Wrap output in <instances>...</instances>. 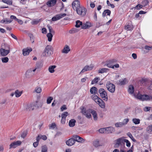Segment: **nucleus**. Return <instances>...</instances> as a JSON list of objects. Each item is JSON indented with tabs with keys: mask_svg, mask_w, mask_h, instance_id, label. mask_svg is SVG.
I'll return each mask as SVG.
<instances>
[{
	"mask_svg": "<svg viewBox=\"0 0 152 152\" xmlns=\"http://www.w3.org/2000/svg\"><path fill=\"white\" fill-rule=\"evenodd\" d=\"M96 103L98 104L99 106L102 108H104L105 107V104L104 102L101 99H99V100Z\"/></svg>",
	"mask_w": 152,
	"mask_h": 152,
	"instance_id": "16",
	"label": "nucleus"
},
{
	"mask_svg": "<svg viewBox=\"0 0 152 152\" xmlns=\"http://www.w3.org/2000/svg\"><path fill=\"white\" fill-rule=\"evenodd\" d=\"M22 94V91H19L18 90H16L15 92V94L16 97H19Z\"/></svg>",
	"mask_w": 152,
	"mask_h": 152,
	"instance_id": "35",
	"label": "nucleus"
},
{
	"mask_svg": "<svg viewBox=\"0 0 152 152\" xmlns=\"http://www.w3.org/2000/svg\"><path fill=\"white\" fill-rule=\"evenodd\" d=\"M91 98L96 102L99 99H100L97 95L95 94L92 95L91 96Z\"/></svg>",
	"mask_w": 152,
	"mask_h": 152,
	"instance_id": "34",
	"label": "nucleus"
},
{
	"mask_svg": "<svg viewBox=\"0 0 152 152\" xmlns=\"http://www.w3.org/2000/svg\"><path fill=\"white\" fill-rule=\"evenodd\" d=\"M91 114H92L94 119L95 121H96L97 119V114L96 111L92 110V111L91 112Z\"/></svg>",
	"mask_w": 152,
	"mask_h": 152,
	"instance_id": "30",
	"label": "nucleus"
},
{
	"mask_svg": "<svg viewBox=\"0 0 152 152\" xmlns=\"http://www.w3.org/2000/svg\"><path fill=\"white\" fill-rule=\"evenodd\" d=\"M65 120L66 119L62 118L61 121V123L63 124H64L65 123Z\"/></svg>",
	"mask_w": 152,
	"mask_h": 152,
	"instance_id": "64",
	"label": "nucleus"
},
{
	"mask_svg": "<svg viewBox=\"0 0 152 152\" xmlns=\"http://www.w3.org/2000/svg\"><path fill=\"white\" fill-rule=\"evenodd\" d=\"M137 97L142 101L152 100V96L146 94L137 95Z\"/></svg>",
	"mask_w": 152,
	"mask_h": 152,
	"instance_id": "4",
	"label": "nucleus"
},
{
	"mask_svg": "<svg viewBox=\"0 0 152 152\" xmlns=\"http://www.w3.org/2000/svg\"><path fill=\"white\" fill-rule=\"evenodd\" d=\"M132 121L135 124H139L140 123V120L136 118H134L132 119Z\"/></svg>",
	"mask_w": 152,
	"mask_h": 152,
	"instance_id": "36",
	"label": "nucleus"
},
{
	"mask_svg": "<svg viewBox=\"0 0 152 152\" xmlns=\"http://www.w3.org/2000/svg\"><path fill=\"white\" fill-rule=\"evenodd\" d=\"M92 111V109L86 110L84 107H83L81 111V113L88 118H90L91 117V113Z\"/></svg>",
	"mask_w": 152,
	"mask_h": 152,
	"instance_id": "7",
	"label": "nucleus"
},
{
	"mask_svg": "<svg viewBox=\"0 0 152 152\" xmlns=\"http://www.w3.org/2000/svg\"><path fill=\"white\" fill-rule=\"evenodd\" d=\"M56 126L55 123H53L49 125L50 129H54Z\"/></svg>",
	"mask_w": 152,
	"mask_h": 152,
	"instance_id": "56",
	"label": "nucleus"
},
{
	"mask_svg": "<svg viewBox=\"0 0 152 152\" xmlns=\"http://www.w3.org/2000/svg\"><path fill=\"white\" fill-rule=\"evenodd\" d=\"M53 53V49L52 47L50 45H47L45 48L44 52L42 54L43 57L48 56Z\"/></svg>",
	"mask_w": 152,
	"mask_h": 152,
	"instance_id": "2",
	"label": "nucleus"
},
{
	"mask_svg": "<svg viewBox=\"0 0 152 152\" xmlns=\"http://www.w3.org/2000/svg\"><path fill=\"white\" fill-rule=\"evenodd\" d=\"M93 145L95 147H97L99 146H102V144L100 143L98 141L96 140L94 142Z\"/></svg>",
	"mask_w": 152,
	"mask_h": 152,
	"instance_id": "31",
	"label": "nucleus"
},
{
	"mask_svg": "<svg viewBox=\"0 0 152 152\" xmlns=\"http://www.w3.org/2000/svg\"><path fill=\"white\" fill-rule=\"evenodd\" d=\"M40 137L41 139H42L43 140H46L47 139V137L45 135H40Z\"/></svg>",
	"mask_w": 152,
	"mask_h": 152,
	"instance_id": "57",
	"label": "nucleus"
},
{
	"mask_svg": "<svg viewBox=\"0 0 152 152\" xmlns=\"http://www.w3.org/2000/svg\"><path fill=\"white\" fill-rule=\"evenodd\" d=\"M47 147L46 146H43L42 147V152H46L47 151Z\"/></svg>",
	"mask_w": 152,
	"mask_h": 152,
	"instance_id": "47",
	"label": "nucleus"
},
{
	"mask_svg": "<svg viewBox=\"0 0 152 152\" xmlns=\"http://www.w3.org/2000/svg\"><path fill=\"white\" fill-rule=\"evenodd\" d=\"M106 87L107 90L112 93H113L115 91V86L110 82H107L106 83Z\"/></svg>",
	"mask_w": 152,
	"mask_h": 152,
	"instance_id": "6",
	"label": "nucleus"
},
{
	"mask_svg": "<svg viewBox=\"0 0 152 152\" xmlns=\"http://www.w3.org/2000/svg\"><path fill=\"white\" fill-rule=\"evenodd\" d=\"M1 60L2 62L6 63L8 61L9 58L7 57H4L2 58Z\"/></svg>",
	"mask_w": 152,
	"mask_h": 152,
	"instance_id": "43",
	"label": "nucleus"
},
{
	"mask_svg": "<svg viewBox=\"0 0 152 152\" xmlns=\"http://www.w3.org/2000/svg\"><path fill=\"white\" fill-rule=\"evenodd\" d=\"M73 8L74 10H76L81 6L80 5V1L78 0H75L72 4Z\"/></svg>",
	"mask_w": 152,
	"mask_h": 152,
	"instance_id": "10",
	"label": "nucleus"
},
{
	"mask_svg": "<svg viewBox=\"0 0 152 152\" xmlns=\"http://www.w3.org/2000/svg\"><path fill=\"white\" fill-rule=\"evenodd\" d=\"M99 131L100 133H106V128H101L99 130Z\"/></svg>",
	"mask_w": 152,
	"mask_h": 152,
	"instance_id": "49",
	"label": "nucleus"
},
{
	"mask_svg": "<svg viewBox=\"0 0 152 152\" xmlns=\"http://www.w3.org/2000/svg\"><path fill=\"white\" fill-rule=\"evenodd\" d=\"M39 64H37L36 65V68L35 69H34L32 70L31 69V70L33 72H34H34L37 69L40 68V67L39 66Z\"/></svg>",
	"mask_w": 152,
	"mask_h": 152,
	"instance_id": "59",
	"label": "nucleus"
},
{
	"mask_svg": "<svg viewBox=\"0 0 152 152\" xmlns=\"http://www.w3.org/2000/svg\"><path fill=\"white\" fill-rule=\"evenodd\" d=\"M91 26L90 23L86 22V23H83L82 26V28L83 29H87Z\"/></svg>",
	"mask_w": 152,
	"mask_h": 152,
	"instance_id": "24",
	"label": "nucleus"
},
{
	"mask_svg": "<svg viewBox=\"0 0 152 152\" xmlns=\"http://www.w3.org/2000/svg\"><path fill=\"white\" fill-rule=\"evenodd\" d=\"M29 36L30 38L31 41L32 43L34 42V37L33 35L32 34H30L29 35Z\"/></svg>",
	"mask_w": 152,
	"mask_h": 152,
	"instance_id": "54",
	"label": "nucleus"
},
{
	"mask_svg": "<svg viewBox=\"0 0 152 152\" xmlns=\"http://www.w3.org/2000/svg\"><path fill=\"white\" fill-rule=\"evenodd\" d=\"M128 81L127 79L125 78L123 79L120 80L117 82L118 84L121 85H124L127 83Z\"/></svg>",
	"mask_w": 152,
	"mask_h": 152,
	"instance_id": "15",
	"label": "nucleus"
},
{
	"mask_svg": "<svg viewBox=\"0 0 152 152\" xmlns=\"http://www.w3.org/2000/svg\"><path fill=\"white\" fill-rule=\"evenodd\" d=\"M48 28L49 30V33H50L52 34H54L55 31L53 30L52 27L50 26H48Z\"/></svg>",
	"mask_w": 152,
	"mask_h": 152,
	"instance_id": "40",
	"label": "nucleus"
},
{
	"mask_svg": "<svg viewBox=\"0 0 152 152\" xmlns=\"http://www.w3.org/2000/svg\"><path fill=\"white\" fill-rule=\"evenodd\" d=\"M24 108L26 110L28 111L33 110L34 109V107L32 104H28L25 105Z\"/></svg>",
	"mask_w": 152,
	"mask_h": 152,
	"instance_id": "12",
	"label": "nucleus"
},
{
	"mask_svg": "<svg viewBox=\"0 0 152 152\" xmlns=\"http://www.w3.org/2000/svg\"><path fill=\"white\" fill-rule=\"evenodd\" d=\"M126 142V145L127 147H130V143L128 140L124 139V143Z\"/></svg>",
	"mask_w": 152,
	"mask_h": 152,
	"instance_id": "52",
	"label": "nucleus"
},
{
	"mask_svg": "<svg viewBox=\"0 0 152 152\" xmlns=\"http://www.w3.org/2000/svg\"><path fill=\"white\" fill-rule=\"evenodd\" d=\"M56 67L55 65L50 66L48 68V70L51 73H53L55 72L54 69Z\"/></svg>",
	"mask_w": 152,
	"mask_h": 152,
	"instance_id": "29",
	"label": "nucleus"
},
{
	"mask_svg": "<svg viewBox=\"0 0 152 152\" xmlns=\"http://www.w3.org/2000/svg\"><path fill=\"white\" fill-rule=\"evenodd\" d=\"M66 15V13L60 14L57 15L52 18V20L53 21H57L65 16Z\"/></svg>",
	"mask_w": 152,
	"mask_h": 152,
	"instance_id": "9",
	"label": "nucleus"
},
{
	"mask_svg": "<svg viewBox=\"0 0 152 152\" xmlns=\"http://www.w3.org/2000/svg\"><path fill=\"white\" fill-rule=\"evenodd\" d=\"M53 34L49 33H48L47 34V36L48 38V40L49 42H50L51 41L52 38L53 36Z\"/></svg>",
	"mask_w": 152,
	"mask_h": 152,
	"instance_id": "39",
	"label": "nucleus"
},
{
	"mask_svg": "<svg viewBox=\"0 0 152 152\" xmlns=\"http://www.w3.org/2000/svg\"><path fill=\"white\" fill-rule=\"evenodd\" d=\"M93 68L92 66H85L83 69L82 70L80 73L81 72H85L87 71H89L91 70Z\"/></svg>",
	"mask_w": 152,
	"mask_h": 152,
	"instance_id": "23",
	"label": "nucleus"
},
{
	"mask_svg": "<svg viewBox=\"0 0 152 152\" xmlns=\"http://www.w3.org/2000/svg\"><path fill=\"white\" fill-rule=\"evenodd\" d=\"M151 108V107H146L144 108V110L145 111H148L150 110Z\"/></svg>",
	"mask_w": 152,
	"mask_h": 152,
	"instance_id": "58",
	"label": "nucleus"
},
{
	"mask_svg": "<svg viewBox=\"0 0 152 152\" xmlns=\"http://www.w3.org/2000/svg\"><path fill=\"white\" fill-rule=\"evenodd\" d=\"M21 144V142L20 141H17L12 143L10 145L9 148H15L17 147L20 145Z\"/></svg>",
	"mask_w": 152,
	"mask_h": 152,
	"instance_id": "11",
	"label": "nucleus"
},
{
	"mask_svg": "<svg viewBox=\"0 0 152 152\" xmlns=\"http://www.w3.org/2000/svg\"><path fill=\"white\" fill-rule=\"evenodd\" d=\"M100 80V79L99 77H95L93 79L91 82V84H94L98 83V82Z\"/></svg>",
	"mask_w": 152,
	"mask_h": 152,
	"instance_id": "33",
	"label": "nucleus"
},
{
	"mask_svg": "<svg viewBox=\"0 0 152 152\" xmlns=\"http://www.w3.org/2000/svg\"><path fill=\"white\" fill-rule=\"evenodd\" d=\"M68 115V113L67 112H65L61 114V118L66 119V117Z\"/></svg>",
	"mask_w": 152,
	"mask_h": 152,
	"instance_id": "46",
	"label": "nucleus"
},
{
	"mask_svg": "<svg viewBox=\"0 0 152 152\" xmlns=\"http://www.w3.org/2000/svg\"><path fill=\"white\" fill-rule=\"evenodd\" d=\"M90 92L92 94H96L97 93V89L96 87H93L90 89Z\"/></svg>",
	"mask_w": 152,
	"mask_h": 152,
	"instance_id": "26",
	"label": "nucleus"
},
{
	"mask_svg": "<svg viewBox=\"0 0 152 152\" xmlns=\"http://www.w3.org/2000/svg\"><path fill=\"white\" fill-rule=\"evenodd\" d=\"M76 120L74 119H71L69 121V125L70 127H73L75 125Z\"/></svg>",
	"mask_w": 152,
	"mask_h": 152,
	"instance_id": "25",
	"label": "nucleus"
},
{
	"mask_svg": "<svg viewBox=\"0 0 152 152\" xmlns=\"http://www.w3.org/2000/svg\"><path fill=\"white\" fill-rule=\"evenodd\" d=\"M115 62V60L113 59L108 61L107 64V66L109 68H114V66H113V64Z\"/></svg>",
	"mask_w": 152,
	"mask_h": 152,
	"instance_id": "14",
	"label": "nucleus"
},
{
	"mask_svg": "<svg viewBox=\"0 0 152 152\" xmlns=\"http://www.w3.org/2000/svg\"><path fill=\"white\" fill-rule=\"evenodd\" d=\"M70 50L69 46L67 45H65L63 49L62 50V53L67 54Z\"/></svg>",
	"mask_w": 152,
	"mask_h": 152,
	"instance_id": "22",
	"label": "nucleus"
},
{
	"mask_svg": "<svg viewBox=\"0 0 152 152\" xmlns=\"http://www.w3.org/2000/svg\"><path fill=\"white\" fill-rule=\"evenodd\" d=\"M27 132L26 131H24L21 134L20 136L21 137L24 138L25 137H26L27 135Z\"/></svg>",
	"mask_w": 152,
	"mask_h": 152,
	"instance_id": "51",
	"label": "nucleus"
},
{
	"mask_svg": "<svg viewBox=\"0 0 152 152\" xmlns=\"http://www.w3.org/2000/svg\"><path fill=\"white\" fill-rule=\"evenodd\" d=\"M115 131V129L112 127H109L106 128V133H111Z\"/></svg>",
	"mask_w": 152,
	"mask_h": 152,
	"instance_id": "20",
	"label": "nucleus"
},
{
	"mask_svg": "<svg viewBox=\"0 0 152 152\" xmlns=\"http://www.w3.org/2000/svg\"><path fill=\"white\" fill-rule=\"evenodd\" d=\"M3 2L9 5H12V1L11 0H3Z\"/></svg>",
	"mask_w": 152,
	"mask_h": 152,
	"instance_id": "44",
	"label": "nucleus"
},
{
	"mask_svg": "<svg viewBox=\"0 0 152 152\" xmlns=\"http://www.w3.org/2000/svg\"><path fill=\"white\" fill-rule=\"evenodd\" d=\"M35 91L37 93H40L42 91V89L40 87H36L35 89Z\"/></svg>",
	"mask_w": 152,
	"mask_h": 152,
	"instance_id": "50",
	"label": "nucleus"
},
{
	"mask_svg": "<svg viewBox=\"0 0 152 152\" xmlns=\"http://www.w3.org/2000/svg\"><path fill=\"white\" fill-rule=\"evenodd\" d=\"M108 69L106 68L100 69L98 70V72L99 73H103L104 72H106Z\"/></svg>",
	"mask_w": 152,
	"mask_h": 152,
	"instance_id": "41",
	"label": "nucleus"
},
{
	"mask_svg": "<svg viewBox=\"0 0 152 152\" xmlns=\"http://www.w3.org/2000/svg\"><path fill=\"white\" fill-rule=\"evenodd\" d=\"M10 46L7 45L5 48H1L0 49V54L2 56H6L10 53Z\"/></svg>",
	"mask_w": 152,
	"mask_h": 152,
	"instance_id": "5",
	"label": "nucleus"
},
{
	"mask_svg": "<svg viewBox=\"0 0 152 152\" xmlns=\"http://www.w3.org/2000/svg\"><path fill=\"white\" fill-rule=\"evenodd\" d=\"M83 25L82 22L79 20H77L76 22L75 26L76 27H79L80 26H82Z\"/></svg>",
	"mask_w": 152,
	"mask_h": 152,
	"instance_id": "37",
	"label": "nucleus"
},
{
	"mask_svg": "<svg viewBox=\"0 0 152 152\" xmlns=\"http://www.w3.org/2000/svg\"><path fill=\"white\" fill-rule=\"evenodd\" d=\"M142 7L143 6L142 5L138 4L136 6L135 8L137 9H140L142 8Z\"/></svg>",
	"mask_w": 152,
	"mask_h": 152,
	"instance_id": "61",
	"label": "nucleus"
},
{
	"mask_svg": "<svg viewBox=\"0 0 152 152\" xmlns=\"http://www.w3.org/2000/svg\"><path fill=\"white\" fill-rule=\"evenodd\" d=\"M67 108L65 105H63L61 108V110L62 111L66 109Z\"/></svg>",
	"mask_w": 152,
	"mask_h": 152,
	"instance_id": "62",
	"label": "nucleus"
},
{
	"mask_svg": "<svg viewBox=\"0 0 152 152\" xmlns=\"http://www.w3.org/2000/svg\"><path fill=\"white\" fill-rule=\"evenodd\" d=\"M147 130L149 133H152V125L148 126L147 128Z\"/></svg>",
	"mask_w": 152,
	"mask_h": 152,
	"instance_id": "48",
	"label": "nucleus"
},
{
	"mask_svg": "<svg viewBox=\"0 0 152 152\" xmlns=\"http://www.w3.org/2000/svg\"><path fill=\"white\" fill-rule=\"evenodd\" d=\"M40 21V20L34 19L32 20L31 23L33 25H36L38 24Z\"/></svg>",
	"mask_w": 152,
	"mask_h": 152,
	"instance_id": "42",
	"label": "nucleus"
},
{
	"mask_svg": "<svg viewBox=\"0 0 152 152\" xmlns=\"http://www.w3.org/2000/svg\"><path fill=\"white\" fill-rule=\"evenodd\" d=\"M115 125L117 127H122L124 126L123 123L121 122L116 123L115 124Z\"/></svg>",
	"mask_w": 152,
	"mask_h": 152,
	"instance_id": "38",
	"label": "nucleus"
},
{
	"mask_svg": "<svg viewBox=\"0 0 152 152\" xmlns=\"http://www.w3.org/2000/svg\"><path fill=\"white\" fill-rule=\"evenodd\" d=\"M32 50L31 48L24 49L23 50V54L24 56H26L28 55Z\"/></svg>",
	"mask_w": 152,
	"mask_h": 152,
	"instance_id": "19",
	"label": "nucleus"
},
{
	"mask_svg": "<svg viewBox=\"0 0 152 152\" xmlns=\"http://www.w3.org/2000/svg\"><path fill=\"white\" fill-rule=\"evenodd\" d=\"M134 91V87L132 85H130L129 87L128 91L130 94H132L133 93Z\"/></svg>",
	"mask_w": 152,
	"mask_h": 152,
	"instance_id": "28",
	"label": "nucleus"
},
{
	"mask_svg": "<svg viewBox=\"0 0 152 152\" xmlns=\"http://www.w3.org/2000/svg\"><path fill=\"white\" fill-rule=\"evenodd\" d=\"M111 13V11L109 10H104L102 13V15L103 17L106 16L107 14V15L110 16Z\"/></svg>",
	"mask_w": 152,
	"mask_h": 152,
	"instance_id": "27",
	"label": "nucleus"
},
{
	"mask_svg": "<svg viewBox=\"0 0 152 152\" xmlns=\"http://www.w3.org/2000/svg\"><path fill=\"white\" fill-rule=\"evenodd\" d=\"M53 98L52 97L50 96L48 97L47 100V103L48 104H50L53 100Z\"/></svg>",
	"mask_w": 152,
	"mask_h": 152,
	"instance_id": "45",
	"label": "nucleus"
},
{
	"mask_svg": "<svg viewBox=\"0 0 152 152\" xmlns=\"http://www.w3.org/2000/svg\"><path fill=\"white\" fill-rule=\"evenodd\" d=\"M107 3L108 6H110L112 8H114L115 7L114 5L113 4L110 3V2L108 0H107Z\"/></svg>",
	"mask_w": 152,
	"mask_h": 152,
	"instance_id": "55",
	"label": "nucleus"
},
{
	"mask_svg": "<svg viewBox=\"0 0 152 152\" xmlns=\"http://www.w3.org/2000/svg\"><path fill=\"white\" fill-rule=\"evenodd\" d=\"M101 97L103 100L107 101L108 100V96L107 93L105 90L103 88H100L98 91Z\"/></svg>",
	"mask_w": 152,
	"mask_h": 152,
	"instance_id": "3",
	"label": "nucleus"
},
{
	"mask_svg": "<svg viewBox=\"0 0 152 152\" xmlns=\"http://www.w3.org/2000/svg\"><path fill=\"white\" fill-rule=\"evenodd\" d=\"M145 48L146 50H149L152 49V47H150L148 45H146L145 46Z\"/></svg>",
	"mask_w": 152,
	"mask_h": 152,
	"instance_id": "60",
	"label": "nucleus"
},
{
	"mask_svg": "<svg viewBox=\"0 0 152 152\" xmlns=\"http://www.w3.org/2000/svg\"><path fill=\"white\" fill-rule=\"evenodd\" d=\"M125 29L127 30H132L133 29V26L131 24H128L126 26L125 28Z\"/></svg>",
	"mask_w": 152,
	"mask_h": 152,
	"instance_id": "32",
	"label": "nucleus"
},
{
	"mask_svg": "<svg viewBox=\"0 0 152 152\" xmlns=\"http://www.w3.org/2000/svg\"><path fill=\"white\" fill-rule=\"evenodd\" d=\"M34 75V73L31 70V69H28L26 73V77L27 78H29Z\"/></svg>",
	"mask_w": 152,
	"mask_h": 152,
	"instance_id": "13",
	"label": "nucleus"
},
{
	"mask_svg": "<svg viewBox=\"0 0 152 152\" xmlns=\"http://www.w3.org/2000/svg\"><path fill=\"white\" fill-rule=\"evenodd\" d=\"M42 33L44 34H46L47 32V30L45 28H43L42 29Z\"/></svg>",
	"mask_w": 152,
	"mask_h": 152,
	"instance_id": "63",
	"label": "nucleus"
},
{
	"mask_svg": "<svg viewBox=\"0 0 152 152\" xmlns=\"http://www.w3.org/2000/svg\"><path fill=\"white\" fill-rule=\"evenodd\" d=\"M129 119L128 118H125L123 120V124H124V125H125L127 124L128 122H129Z\"/></svg>",
	"mask_w": 152,
	"mask_h": 152,
	"instance_id": "53",
	"label": "nucleus"
},
{
	"mask_svg": "<svg viewBox=\"0 0 152 152\" xmlns=\"http://www.w3.org/2000/svg\"><path fill=\"white\" fill-rule=\"evenodd\" d=\"M120 145L121 146L120 152H126V151L124 150V138H120L116 140L115 147H118Z\"/></svg>",
	"mask_w": 152,
	"mask_h": 152,
	"instance_id": "1",
	"label": "nucleus"
},
{
	"mask_svg": "<svg viewBox=\"0 0 152 152\" xmlns=\"http://www.w3.org/2000/svg\"><path fill=\"white\" fill-rule=\"evenodd\" d=\"M73 137L75 141H76L80 142H83L84 141V140L83 138L78 135H74L73 136Z\"/></svg>",
	"mask_w": 152,
	"mask_h": 152,
	"instance_id": "17",
	"label": "nucleus"
},
{
	"mask_svg": "<svg viewBox=\"0 0 152 152\" xmlns=\"http://www.w3.org/2000/svg\"><path fill=\"white\" fill-rule=\"evenodd\" d=\"M56 2V0H50L47 2L46 4L49 7H52L54 6Z\"/></svg>",
	"mask_w": 152,
	"mask_h": 152,
	"instance_id": "18",
	"label": "nucleus"
},
{
	"mask_svg": "<svg viewBox=\"0 0 152 152\" xmlns=\"http://www.w3.org/2000/svg\"><path fill=\"white\" fill-rule=\"evenodd\" d=\"M75 143V140L74 138H70L66 142V143L68 146H72Z\"/></svg>",
	"mask_w": 152,
	"mask_h": 152,
	"instance_id": "21",
	"label": "nucleus"
},
{
	"mask_svg": "<svg viewBox=\"0 0 152 152\" xmlns=\"http://www.w3.org/2000/svg\"><path fill=\"white\" fill-rule=\"evenodd\" d=\"M86 8L82 6L76 10L77 14L82 17L86 15Z\"/></svg>",
	"mask_w": 152,
	"mask_h": 152,
	"instance_id": "8",
	"label": "nucleus"
}]
</instances>
